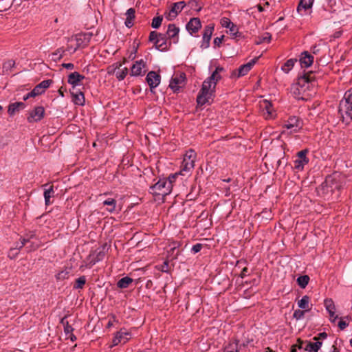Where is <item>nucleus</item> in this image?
Listing matches in <instances>:
<instances>
[{
	"instance_id": "1",
	"label": "nucleus",
	"mask_w": 352,
	"mask_h": 352,
	"mask_svg": "<svg viewBox=\"0 0 352 352\" xmlns=\"http://www.w3.org/2000/svg\"><path fill=\"white\" fill-rule=\"evenodd\" d=\"M216 74H211L207 78L202 84L201 89L197 97V102L199 105L203 106L207 103H210L212 100L215 87L218 81L214 80Z\"/></svg>"
},
{
	"instance_id": "2",
	"label": "nucleus",
	"mask_w": 352,
	"mask_h": 352,
	"mask_svg": "<svg viewBox=\"0 0 352 352\" xmlns=\"http://www.w3.org/2000/svg\"><path fill=\"white\" fill-rule=\"evenodd\" d=\"M338 113L345 124L348 125L352 121V87L344 93L340 101Z\"/></svg>"
},
{
	"instance_id": "3",
	"label": "nucleus",
	"mask_w": 352,
	"mask_h": 352,
	"mask_svg": "<svg viewBox=\"0 0 352 352\" xmlns=\"http://www.w3.org/2000/svg\"><path fill=\"white\" fill-rule=\"evenodd\" d=\"M172 188L173 185H170V182L166 178H162L150 187V192L155 195L164 197L171 192Z\"/></svg>"
},
{
	"instance_id": "4",
	"label": "nucleus",
	"mask_w": 352,
	"mask_h": 352,
	"mask_svg": "<svg viewBox=\"0 0 352 352\" xmlns=\"http://www.w3.org/2000/svg\"><path fill=\"white\" fill-rule=\"evenodd\" d=\"M297 81L298 85H302L309 96L314 94L313 88L314 87L315 76L313 72L305 73L302 76L298 77Z\"/></svg>"
},
{
	"instance_id": "5",
	"label": "nucleus",
	"mask_w": 352,
	"mask_h": 352,
	"mask_svg": "<svg viewBox=\"0 0 352 352\" xmlns=\"http://www.w3.org/2000/svg\"><path fill=\"white\" fill-rule=\"evenodd\" d=\"M303 126L302 120L296 116H290L287 120L284 122L283 125V128L284 130L283 131V133H286V131H288V133H298Z\"/></svg>"
},
{
	"instance_id": "6",
	"label": "nucleus",
	"mask_w": 352,
	"mask_h": 352,
	"mask_svg": "<svg viewBox=\"0 0 352 352\" xmlns=\"http://www.w3.org/2000/svg\"><path fill=\"white\" fill-rule=\"evenodd\" d=\"M197 158V153L192 149L188 150L183 159L181 172H189L195 167V162Z\"/></svg>"
},
{
	"instance_id": "7",
	"label": "nucleus",
	"mask_w": 352,
	"mask_h": 352,
	"mask_svg": "<svg viewBox=\"0 0 352 352\" xmlns=\"http://www.w3.org/2000/svg\"><path fill=\"white\" fill-rule=\"evenodd\" d=\"M186 75L184 73L174 75L170 82L169 87L174 91H178L185 85Z\"/></svg>"
},
{
	"instance_id": "8",
	"label": "nucleus",
	"mask_w": 352,
	"mask_h": 352,
	"mask_svg": "<svg viewBox=\"0 0 352 352\" xmlns=\"http://www.w3.org/2000/svg\"><path fill=\"white\" fill-rule=\"evenodd\" d=\"M44 116L45 109L42 106H38L29 112L27 120L29 123L37 122L41 121Z\"/></svg>"
},
{
	"instance_id": "9",
	"label": "nucleus",
	"mask_w": 352,
	"mask_h": 352,
	"mask_svg": "<svg viewBox=\"0 0 352 352\" xmlns=\"http://www.w3.org/2000/svg\"><path fill=\"white\" fill-rule=\"evenodd\" d=\"M308 152L307 149H304L297 153V158L294 161L295 169L302 170L304 166L309 163V159L307 157Z\"/></svg>"
},
{
	"instance_id": "10",
	"label": "nucleus",
	"mask_w": 352,
	"mask_h": 352,
	"mask_svg": "<svg viewBox=\"0 0 352 352\" xmlns=\"http://www.w3.org/2000/svg\"><path fill=\"white\" fill-rule=\"evenodd\" d=\"M298 348L303 349L307 352H318L322 346V342L316 341L315 342H302L298 340Z\"/></svg>"
},
{
	"instance_id": "11",
	"label": "nucleus",
	"mask_w": 352,
	"mask_h": 352,
	"mask_svg": "<svg viewBox=\"0 0 352 352\" xmlns=\"http://www.w3.org/2000/svg\"><path fill=\"white\" fill-rule=\"evenodd\" d=\"M186 6V3L184 1H179L173 3L171 8L166 16L168 20L171 21L174 19L177 14L182 12L184 8Z\"/></svg>"
},
{
	"instance_id": "12",
	"label": "nucleus",
	"mask_w": 352,
	"mask_h": 352,
	"mask_svg": "<svg viewBox=\"0 0 352 352\" xmlns=\"http://www.w3.org/2000/svg\"><path fill=\"white\" fill-rule=\"evenodd\" d=\"M249 343L250 341L248 340L239 344V340L235 339L233 342H230L227 345L225 346L224 352H240V351L242 349V347H246Z\"/></svg>"
},
{
	"instance_id": "13",
	"label": "nucleus",
	"mask_w": 352,
	"mask_h": 352,
	"mask_svg": "<svg viewBox=\"0 0 352 352\" xmlns=\"http://www.w3.org/2000/svg\"><path fill=\"white\" fill-rule=\"evenodd\" d=\"M201 28V23L200 19L197 17L190 19V20L186 25V30L191 35L198 32Z\"/></svg>"
},
{
	"instance_id": "14",
	"label": "nucleus",
	"mask_w": 352,
	"mask_h": 352,
	"mask_svg": "<svg viewBox=\"0 0 352 352\" xmlns=\"http://www.w3.org/2000/svg\"><path fill=\"white\" fill-rule=\"evenodd\" d=\"M292 91L294 95L295 98L298 100H307L309 97V94L305 91L302 85H298V82L297 81L295 84H294L292 87Z\"/></svg>"
},
{
	"instance_id": "15",
	"label": "nucleus",
	"mask_w": 352,
	"mask_h": 352,
	"mask_svg": "<svg viewBox=\"0 0 352 352\" xmlns=\"http://www.w3.org/2000/svg\"><path fill=\"white\" fill-rule=\"evenodd\" d=\"M146 63L143 60H137L131 69V75L133 76H142L144 74Z\"/></svg>"
},
{
	"instance_id": "16",
	"label": "nucleus",
	"mask_w": 352,
	"mask_h": 352,
	"mask_svg": "<svg viewBox=\"0 0 352 352\" xmlns=\"http://www.w3.org/2000/svg\"><path fill=\"white\" fill-rule=\"evenodd\" d=\"M161 76L155 72H150L148 73L146 80L149 85L151 90L157 87L160 82Z\"/></svg>"
},
{
	"instance_id": "17",
	"label": "nucleus",
	"mask_w": 352,
	"mask_h": 352,
	"mask_svg": "<svg viewBox=\"0 0 352 352\" xmlns=\"http://www.w3.org/2000/svg\"><path fill=\"white\" fill-rule=\"evenodd\" d=\"M131 338V333L126 331L120 330L118 331L113 340L114 345L119 344H125Z\"/></svg>"
},
{
	"instance_id": "18",
	"label": "nucleus",
	"mask_w": 352,
	"mask_h": 352,
	"mask_svg": "<svg viewBox=\"0 0 352 352\" xmlns=\"http://www.w3.org/2000/svg\"><path fill=\"white\" fill-rule=\"evenodd\" d=\"M300 63L302 67H309L314 62V56L311 55L308 52H303L300 57Z\"/></svg>"
},
{
	"instance_id": "19",
	"label": "nucleus",
	"mask_w": 352,
	"mask_h": 352,
	"mask_svg": "<svg viewBox=\"0 0 352 352\" xmlns=\"http://www.w3.org/2000/svg\"><path fill=\"white\" fill-rule=\"evenodd\" d=\"M68 41L70 42L71 44H69L67 45V50L71 53H74L81 45L82 39L81 37L76 36L75 38L72 37V38H69Z\"/></svg>"
},
{
	"instance_id": "20",
	"label": "nucleus",
	"mask_w": 352,
	"mask_h": 352,
	"mask_svg": "<svg viewBox=\"0 0 352 352\" xmlns=\"http://www.w3.org/2000/svg\"><path fill=\"white\" fill-rule=\"evenodd\" d=\"M179 32V28L177 27L175 24H169L168 26V29L166 31V34L169 38L173 39L174 43L178 42V34Z\"/></svg>"
},
{
	"instance_id": "21",
	"label": "nucleus",
	"mask_w": 352,
	"mask_h": 352,
	"mask_svg": "<svg viewBox=\"0 0 352 352\" xmlns=\"http://www.w3.org/2000/svg\"><path fill=\"white\" fill-rule=\"evenodd\" d=\"M257 60L258 58H255L250 60L249 63L240 66V67L238 69V77L246 75L248 73V72L252 69L253 65L256 63Z\"/></svg>"
},
{
	"instance_id": "22",
	"label": "nucleus",
	"mask_w": 352,
	"mask_h": 352,
	"mask_svg": "<svg viewBox=\"0 0 352 352\" xmlns=\"http://www.w3.org/2000/svg\"><path fill=\"white\" fill-rule=\"evenodd\" d=\"M60 322L64 326V332L67 336V339H70L72 342L76 340V337L72 333L74 329L69 324L67 321H65V318L61 319Z\"/></svg>"
},
{
	"instance_id": "23",
	"label": "nucleus",
	"mask_w": 352,
	"mask_h": 352,
	"mask_svg": "<svg viewBox=\"0 0 352 352\" xmlns=\"http://www.w3.org/2000/svg\"><path fill=\"white\" fill-rule=\"evenodd\" d=\"M85 78V76L75 72L68 76V82L73 86V89L79 85V82Z\"/></svg>"
},
{
	"instance_id": "24",
	"label": "nucleus",
	"mask_w": 352,
	"mask_h": 352,
	"mask_svg": "<svg viewBox=\"0 0 352 352\" xmlns=\"http://www.w3.org/2000/svg\"><path fill=\"white\" fill-rule=\"evenodd\" d=\"M25 107V104L22 102L11 103L8 106V113L10 116H12L20 110L23 109Z\"/></svg>"
},
{
	"instance_id": "25",
	"label": "nucleus",
	"mask_w": 352,
	"mask_h": 352,
	"mask_svg": "<svg viewBox=\"0 0 352 352\" xmlns=\"http://www.w3.org/2000/svg\"><path fill=\"white\" fill-rule=\"evenodd\" d=\"M71 94L72 96V101L76 105L83 106L85 104V96L82 91H72Z\"/></svg>"
},
{
	"instance_id": "26",
	"label": "nucleus",
	"mask_w": 352,
	"mask_h": 352,
	"mask_svg": "<svg viewBox=\"0 0 352 352\" xmlns=\"http://www.w3.org/2000/svg\"><path fill=\"white\" fill-rule=\"evenodd\" d=\"M313 3L314 0H300L297 7V12L300 14H303L302 11L311 8Z\"/></svg>"
},
{
	"instance_id": "27",
	"label": "nucleus",
	"mask_w": 352,
	"mask_h": 352,
	"mask_svg": "<svg viewBox=\"0 0 352 352\" xmlns=\"http://www.w3.org/2000/svg\"><path fill=\"white\" fill-rule=\"evenodd\" d=\"M135 10L134 8H129L126 12L125 25L127 28H131L133 25V20L135 19Z\"/></svg>"
},
{
	"instance_id": "28",
	"label": "nucleus",
	"mask_w": 352,
	"mask_h": 352,
	"mask_svg": "<svg viewBox=\"0 0 352 352\" xmlns=\"http://www.w3.org/2000/svg\"><path fill=\"white\" fill-rule=\"evenodd\" d=\"M155 47L161 51L167 50L166 38L165 35L161 34V36H159L157 41L155 42Z\"/></svg>"
},
{
	"instance_id": "29",
	"label": "nucleus",
	"mask_w": 352,
	"mask_h": 352,
	"mask_svg": "<svg viewBox=\"0 0 352 352\" xmlns=\"http://www.w3.org/2000/svg\"><path fill=\"white\" fill-rule=\"evenodd\" d=\"M310 298L308 296H303L302 298L298 301V306L306 311H309L311 308L309 307Z\"/></svg>"
},
{
	"instance_id": "30",
	"label": "nucleus",
	"mask_w": 352,
	"mask_h": 352,
	"mask_svg": "<svg viewBox=\"0 0 352 352\" xmlns=\"http://www.w3.org/2000/svg\"><path fill=\"white\" fill-rule=\"evenodd\" d=\"M261 106L263 107V110L266 111V118H272L274 116V110L272 103L267 100H264Z\"/></svg>"
},
{
	"instance_id": "31",
	"label": "nucleus",
	"mask_w": 352,
	"mask_h": 352,
	"mask_svg": "<svg viewBox=\"0 0 352 352\" xmlns=\"http://www.w3.org/2000/svg\"><path fill=\"white\" fill-rule=\"evenodd\" d=\"M102 204L103 205L108 206V208H107V210L108 212L112 213L116 211L117 204V201L116 199L113 198H108L107 199L104 200Z\"/></svg>"
},
{
	"instance_id": "32",
	"label": "nucleus",
	"mask_w": 352,
	"mask_h": 352,
	"mask_svg": "<svg viewBox=\"0 0 352 352\" xmlns=\"http://www.w3.org/2000/svg\"><path fill=\"white\" fill-rule=\"evenodd\" d=\"M133 283V279L129 276H125L120 279L117 283L118 287L120 289L127 288Z\"/></svg>"
},
{
	"instance_id": "33",
	"label": "nucleus",
	"mask_w": 352,
	"mask_h": 352,
	"mask_svg": "<svg viewBox=\"0 0 352 352\" xmlns=\"http://www.w3.org/2000/svg\"><path fill=\"white\" fill-rule=\"evenodd\" d=\"M54 190L53 186H50L47 189L44 191V198L45 205L48 206L51 204L50 198L54 196Z\"/></svg>"
},
{
	"instance_id": "34",
	"label": "nucleus",
	"mask_w": 352,
	"mask_h": 352,
	"mask_svg": "<svg viewBox=\"0 0 352 352\" xmlns=\"http://www.w3.org/2000/svg\"><path fill=\"white\" fill-rule=\"evenodd\" d=\"M297 61L296 59H289L282 66L281 69L286 74L294 67L295 63Z\"/></svg>"
},
{
	"instance_id": "35",
	"label": "nucleus",
	"mask_w": 352,
	"mask_h": 352,
	"mask_svg": "<svg viewBox=\"0 0 352 352\" xmlns=\"http://www.w3.org/2000/svg\"><path fill=\"white\" fill-rule=\"evenodd\" d=\"M324 305L329 314H333V311H336V306L331 298L325 299Z\"/></svg>"
},
{
	"instance_id": "36",
	"label": "nucleus",
	"mask_w": 352,
	"mask_h": 352,
	"mask_svg": "<svg viewBox=\"0 0 352 352\" xmlns=\"http://www.w3.org/2000/svg\"><path fill=\"white\" fill-rule=\"evenodd\" d=\"M272 36L269 32H265L261 36H258L255 41V44L260 45L264 42H270Z\"/></svg>"
},
{
	"instance_id": "37",
	"label": "nucleus",
	"mask_w": 352,
	"mask_h": 352,
	"mask_svg": "<svg viewBox=\"0 0 352 352\" xmlns=\"http://www.w3.org/2000/svg\"><path fill=\"white\" fill-rule=\"evenodd\" d=\"M298 285L302 289L305 288L309 283V277L307 275L300 276L297 280Z\"/></svg>"
},
{
	"instance_id": "38",
	"label": "nucleus",
	"mask_w": 352,
	"mask_h": 352,
	"mask_svg": "<svg viewBox=\"0 0 352 352\" xmlns=\"http://www.w3.org/2000/svg\"><path fill=\"white\" fill-rule=\"evenodd\" d=\"M15 62L13 60H8L3 64V74H8L9 72L14 67Z\"/></svg>"
},
{
	"instance_id": "39",
	"label": "nucleus",
	"mask_w": 352,
	"mask_h": 352,
	"mask_svg": "<svg viewBox=\"0 0 352 352\" xmlns=\"http://www.w3.org/2000/svg\"><path fill=\"white\" fill-rule=\"evenodd\" d=\"M34 236V234H30L28 238L23 237L21 239V242L17 243L15 248L10 249V252L15 250H21L26 243L30 242V240Z\"/></svg>"
},
{
	"instance_id": "40",
	"label": "nucleus",
	"mask_w": 352,
	"mask_h": 352,
	"mask_svg": "<svg viewBox=\"0 0 352 352\" xmlns=\"http://www.w3.org/2000/svg\"><path fill=\"white\" fill-rule=\"evenodd\" d=\"M86 283V278L85 276H82L77 278L73 286L74 289H82Z\"/></svg>"
},
{
	"instance_id": "41",
	"label": "nucleus",
	"mask_w": 352,
	"mask_h": 352,
	"mask_svg": "<svg viewBox=\"0 0 352 352\" xmlns=\"http://www.w3.org/2000/svg\"><path fill=\"white\" fill-rule=\"evenodd\" d=\"M128 74V69L127 67H124L123 69H118V71L116 73V76L118 78V80H122L124 79V78Z\"/></svg>"
},
{
	"instance_id": "42",
	"label": "nucleus",
	"mask_w": 352,
	"mask_h": 352,
	"mask_svg": "<svg viewBox=\"0 0 352 352\" xmlns=\"http://www.w3.org/2000/svg\"><path fill=\"white\" fill-rule=\"evenodd\" d=\"M122 65V63H120V62H117L114 64H113L112 65L108 67L107 68V73L109 74H115L116 75V70L117 69H119Z\"/></svg>"
},
{
	"instance_id": "43",
	"label": "nucleus",
	"mask_w": 352,
	"mask_h": 352,
	"mask_svg": "<svg viewBox=\"0 0 352 352\" xmlns=\"http://www.w3.org/2000/svg\"><path fill=\"white\" fill-rule=\"evenodd\" d=\"M350 320H351V318L349 316H346L345 317L340 318V320L338 324V327L341 330H344L349 325V323L346 322V321H349Z\"/></svg>"
},
{
	"instance_id": "44",
	"label": "nucleus",
	"mask_w": 352,
	"mask_h": 352,
	"mask_svg": "<svg viewBox=\"0 0 352 352\" xmlns=\"http://www.w3.org/2000/svg\"><path fill=\"white\" fill-rule=\"evenodd\" d=\"M214 29V25L212 23H210V24L206 25L204 28L203 35L211 37L212 35Z\"/></svg>"
},
{
	"instance_id": "45",
	"label": "nucleus",
	"mask_w": 352,
	"mask_h": 352,
	"mask_svg": "<svg viewBox=\"0 0 352 352\" xmlns=\"http://www.w3.org/2000/svg\"><path fill=\"white\" fill-rule=\"evenodd\" d=\"M228 29L230 30V34L232 35V36L233 38H236L237 36H240L241 34L238 31V28H237L236 25H235L234 23L232 24V25L230 28H228Z\"/></svg>"
},
{
	"instance_id": "46",
	"label": "nucleus",
	"mask_w": 352,
	"mask_h": 352,
	"mask_svg": "<svg viewBox=\"0 0 352 352\" xmlns=\"http://www.w3.org/2000/svg\"><path fill=\"white\" fill-rule=\"evenodd\" d=\"M162 19H163L162 16H160L154 17L153 19L152 23H151L152 28H155V29L158 28L162 24Z\"/></svg>"
},
{
	"instance_id": "47",
	"label": "nucleus",
	"mask_w": 352,
	"mask_h": 352,
	"mask_svg": "<svg viewBox=\"0 0 352 352\" xmlns=\"http://www.w3.org/2000/svg\"><path fill=\"white\" fill-rule=\"evenodd\" d=\"M210 39H211L210 36H206L203 35L202 41H201L200 47L202 49H206V48L209 47Z\"/></svg>"
},
{
	"instance_id": "48",
	"label": "nucleus",
	"mask_w": 352,
	"mask_h": 352,
	"mask_svg": "<svg viewBox=\"0 0 352 352\" xmlns=\"http://www.w3.org/2000/svg\"><path fill=\"white\" fill-rule=\"evenodd\" d=\"M210 39H211L210 36H206L203 35L202 41H201L200 47L202 49H206V48L209 47Z\"/></svg>"
},
{
	"instance_id": "49",
	"label": "nucleus",
	"mask_w": 352,
	"mask_h": 352,
	"mask_svg": "<svg viewBox=\"0 0 352 352\" xmlns=\"http://www.w3.org/2000/svg\"><path fill=\"white\" fill-rule=\"evenodd\" d=\"M305 312L307 311L305 310L296 309L294 312L293 317L297 320H301L304 318Z\"/></svg>"
},
{
	"instance_id": "50",
	"label": "nucleus",
	"mask_w": 352,
	"mask_h": 352,
	"mask_svg": "<svg viewBox=\"0 0 352 352\" xmlns=\"http://www.w3.org/2000/svg\"><path fill=\"white\" fill-rule=\"evenodd\" d=\"M44 93L43 90L38 84L30 92V95L34 96V97Z\"/></svg>"
},
{
	"instance_id": "51",
	"label": "nucleus",
	"mask_w": 352,
	"mask_h": 352,
	"mask_svg": "<svg viewBox=\"0 0 352 352\" xmlns=\"http://www.w3.org/2000/svg\"><path fill=\"white\" fill-rule=\"evenodd\" d=\"M68 276H69V272L67 270H63V271L58 272L56 275V280H63L67 278Z\"/></svg>"
},
{
	"instance_id": "52",
	"label": "nucleus",
	"mask_w": 352,
	"mask_h": 352,
	"mask_svg": "<svg viewBox=\"0 0 352 352\" xmlns=\"http://www.w3.org/2000/svg\"><path fill=\"white\" fill-rule=\"evenodd\" d=\"M52 80H43L42 82H41L38 85L39 86L41 87V89L43 90V91L45 92V89H47L50 85L52 83Z\"/></svg>"
},
{
	"instance_id": "53",
	"label": "nucleus",
	"mask_w": 352,
	"mask_h": 352,
	"mask_svg": "<svg viewBox=\"0 0 352 352\" xmlns=\"http://www.w3.org/2000/svg\"><path fill=\"white\" fill-rule=\"evenodd\" d=\"M159 36H161V34L157 33L155 31H153L149 34V41L151 42H153L155 43V41L157 40Z\"/></svg>"
},
{
	"instance_id": "54",
	"label": "nucleus",
	"mask_w": 352,
	"mask_h": 352,
	"mask_svg": "<svg viewBox=\"0 0 352 352\" xmlns=\"http://www.w3.org/2000/svg\"><path fill=\"white\" fill-rule=\"evenodd\" d=\"M221 23L223 27H225L226 28H230L232 25V24H233V23L231 22L230 20L226 17H224L221 20Z\"/></svg>"
},
{
	"instance_id": "55",
	"label": "nucleus",
	"mask_w": 352,
	"mask_h": 352,
	"mask_svg": "<svg viewBox=\"0 0 352 352\" xmlns=\"http://www.w3.org/2000/svg\"><path fill=\"white\" fill-rule=\"evenodd\" d=\"M223 70V68L221 67H217L215 70L212 72V74H216V76H215V78L214 80H216V81H219L221 78V75L219 74V73L221 72H222Z\"/></svg>"
},
{
	"instance_id": "56",
	"label": "nucleus",
	"mask_w": 352,
	"mask_h": 352,
	"mask_svg": "<svg viewBox=\"0 0 352 352\" xmlns=\"http://www.w3.org/2000/svg\"><path fill=\"white\" fill-rule=\"evenodd\" d=\"M201 248H202V245L200 243H197L192 246V251L194 253H197L201 251Z\"/></svg>"
},
{
	"instance_id": "57",
	"label": "nucleus",
	"mask_w": 352,
	"mask_h": 352,
	"mask_svg": "<svg viewBox=\"0 0 352 352\" xmlns=\"http://www.w3.org/2000/svg\"><path fill=\"white\" fill-rule=\"evenodd\" d=\"M223 39V36L221 37H217L214 40V44L217 46H220V45L222 43Z\"/></svg>"
},
{
	"instance_id": "58",
	"label": "nucleus",
	"mask_w": 352,
	"mask_h": 352,
	"mask_svg": "<svg viewBox=\"0 0 352 352\" xmlns=\"http://www.w3.org/2000/svg\"><path fill=\"white\" fill-rule=\"evenodd\" d=\"M177 176V173L173 174V175H170L168 178H166V179L170 182V185H173V183L175 181Z\"/></svg>"
},
{
	"instance_id": "59",
	"label": "nucleus",
	"mask_w": 352,
	"mask_h": 352,
	"mask_svg": "<svg viewBox=\"0 0 352 352\" xmlns=\"http://www.w3.org/2000/svg\"><path fill=\"white\" fill-rule=\"evenodd\" d=\"M329 314V317H330V320L332 322H334L338 318V316L337 315H336V311H333V314Z\"/></svg>"
},
{
	"instance_id": "60",
	"label": "nucleus",
	"mask_w": 352,
	"mask_h": 352,
	"mask_svg": "<svg viewBox=\"0 0 352 352\" xmlns=\"http://www.w3.org/2000/svg\"><path fill=\"white\" fill-rule=\"evenodd\" d=\"M62 66L67 69H73L74 68V65L73 63H63Z\"/></svg>"
},
{
	"instance_id": "61",
	"label": "nucleus",
	"mask_w": 352,
	"mask_h": 352,
	"mask_svg": "<svg viewBox=\"0 0 352 352\" xmlns=\"http://www.w3.org/2000/svg\"><path fill=\"white\" fill-rule=\"evenodd\" d=\"M337 340H336L332 346V350L331 352H340L339 349L337 347Z\"/></svg>"
},
{
	"instance_id": "62",
	"label": "nucleus",
	"mask_w": 352,
	"mask_h": 352,
	"mask_svg": "<svg viewBox=\"0 0 352 352\" xmlns=\"http://www.w3.org/2000/svg\"><path fill=\"white\" fill-rule=\"evenodd\" d=\"M248 271V269L247 267H244L242 271H241V273L240 274V276L243 278H244L245 276H246V274Z\"/></svg>"
},
{
	"instance_id": "63",
	"label": "nucleus",
	"mask_w": 352,
	"mask_h": 352,
	"mask_svg": "<svg viewBox=\"0 0 352 352\" xmlns=\"http://www.w3.org/2000/svg\"><path fill=\"white\" fill-rule=\"evenodd\" d=\"M60 49L58 50L57 52L54 54V56L59 55L58 58H60L63 56V54L60 53Z\"/></svg>"
},
{
	"instance_id": "64",
	"label": "nucleus",
	"mask_w": 352,
	"mask_h": 352,
	"mask_svg": "<svg viewBox=\"0 0 352 352\" xmlns=\"http://www.w3.org/2000/svg\"><path fill=\"white\" fill-rule=\"evenodd\" d=\"M30 97H34V96L30 95V93L23 96V100H27Z\"/></svg>"
}]
</instances>
